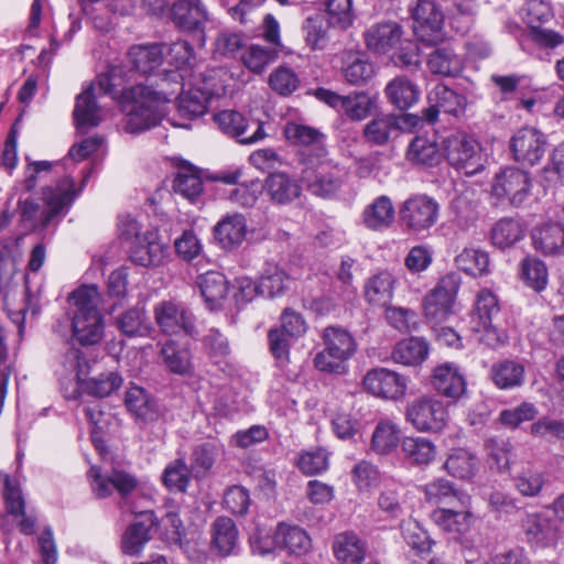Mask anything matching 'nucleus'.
<instances>
[{
  "mask_svg": "<svg viewBox=\"0 0 564 564\" xmlns=\"http://www.w3.org/2000/svg\"><path fill=\"white\" fill-rule=\"evenodd\" d=\"M444 466L452 476L459 479H470L476 475L478 459L470 452L459 448L448 456Z\"/></svg>",
  "mask_w": 564,
  "mask_h": 564,
  "instance_id": "864d4df0",
  "label": "nucleus"
},
{
  "mask_svg": "<svg viewBox=\"0 0 564 564\" xmlns=\"http://www.w3.org/2000/svg\"><path fill=\"white\" fill-rule=\"evenodd\" d=\"M307 164L302 172L303 182L313 195L319 197H330L340 188L345 171L338 164L327 159V155L321 160L307 156Z\"/></svg>",
  "mask_w": 564,
  "mask_h": 564,
  "instance_id": "0eeeda50",
  "label": "nucleus"
},
{
  "mask_svg": "<svg viewBox=\"0 0 564 564\" xmlns=\"http://www.w3.org/2000/svg\"><path fill=\"white\" fill-rule=\"evenodd\" d=\"M524 237L522 224L513 218H502L491 229V240L495 246L506 249Z\"/></svg>",
  "mask_w": 564,
  "mask_h": 564,
  "instance_id": "8fccbe9b",
  "label": "nucleus"
},
{
  "mask_svg": "<svg viewBox=\"0 0 564 564\" xmlns=\"http://www.w3.org/2000/svg\"><path fill=\"white\" fill-rule=\"evenodd\" d=\"M429 68L434 74L457 76L463 70L462 58L448 47L435 50L430 54Z\"/></svg>",
  "mask_w": 564,
  "mask_h": 564,
  "instance_id": "3c124183",
  "label": "nucleus"
},
{
  "mask_svg": "<svg viewBox=\"0 0 564 564\" xmlns=\"http://www.w3.org/2000/svg\"><path fill=\"white\" fill-rule=\"evenodd\" d=\"M0 479L4 484L3 497L8 521L21 527V529H32L36 524V519L25 512V501L20 484L3 473H0Z\"/></svg>",
  "mask_w": 564,
  "mask_h": 564,
  "instance_id": "412c9836",
  "label": "nucleus"
},
{
  "mask_svg": "<svg viewBox=\"0 0 564 564\" xmlns=\"http://www.w3.org/2000/svg\"><path fill=\"white\" fill-rule=\"evenodd\" d=\"M322 339L324 349L316 354L314 366L323 372H346V364L357 349L354 337L341 327L328 326L323 330Z\"/></svg>",
  "mask_w": 564,
  "mask_h": 564,
  "instance_id": "39448f33",
  "label": "nucleus"
},
{
  "mask_svg": "<svg viewBox=\"0 0 564 564\" xmlns=\"http://www.w3.org/2000/svg\"><path fill=\"white\" fill-rule=\"evenodd\" d=\"M43 208L35 200L28 198L20 202V221L26 232L45 229L74 199V183L65 177L56 186L42 188Z\"/></svg>",
  "mask_w": 564,
  "mask_h": 564,
  "instance_id": "20e7f679",
  "label": "nucleus"
},
{
  "mask_svg": "<svg viewBox=\"0 0 564 564\" xmlns=\"http://www.w3.org/2000/svg\"><path fill=\"white\" fill-rule=\"evenodd\" d=\"M405 419L421 432H441L447 424V411L442 401L427 395L408 403Z\"/></svg>",
  "mask_w": 564,
  "mask_h": 564,
  "instance_id": "9d476101",
  "label": "nucleus"
},
{
  "mask_svg": "<svg viewBox=\"0 0 564 564\" xmlns=\"http://www.w3.org/2000/svg\"><path fill=\"white\" fill-rule=\"evenodd\" d=\"M406 159L416 165L433 166L440 161L438 148L426 138L416 137L409 144Z\"/></svg>",
  "mask_w": 564,
  "mask_h": 564,
  "instance_id": "4d7b16f0",
  "label": "nucleus"
},
{
  "mask_svg": "<svg viewBox=\"0 0 564 564\" xmlns=\"http://www.w3.org/2000/svg\"><path fill=\"white\" fill-rule=\"evenodd\" d=\"M128 59L132 68L147 76H158L162 79V72L156 73L163 64V45L158 43L132 45L128 51ZM161 82H156L160 87Z\"/></svg>",
  "mask_w": 564,
  "mask_h": 564,
  "instance_id": "393cba45",
  "label": "nucleus"
},
{
  "mask_svg": "<svg viewBox=\"0 0 564 564\" xmlns=\"http://www.w3.org/2000/svg\"><path fill=\"white\" fill-rule=\"evenodd\" d=\"M394 220V207L388 196H379L364 212L365 225L373 230L388 228Z\"/></svg>",
  "mask_w": 564,
  "mask_h": 564,
  "instance_id": "c03bdc74",
  "label": "nucleus"
},
{
  "mask_svg": "<svg viewBox=\"0 0 564 564\" xmlns=\"http://www.w3.org/2000/svg\"><path fill=\"white\" fill-rule=\"evenodd\" d=\"M333 550L340 564H361L366 556V545L354 531L338 533Z\"/></svg>",
  "mask_w": 564,
  "mask_h": 564,
  "instance_id": "f704fd0d",
  "label": "nucleus"
},
{
  "mask_svg": "<svg viewBox=\"0 0 564 564\" xmlns=\"http://www.w3.org/2000/svg\"><path fill=\"white\" fill-rule=\"evenodd\" d=\"M333 28L324 13H315L303 23L305 41L313 50H324L329 42V29Z\"/></svg>",
  "mask_w": 564,
  "mask_h": 564,
  "instance_id": "49530a36",
  "label": "nucleus"
},
{
  "mask_svg": "<svg viewBox=\"0 0 564 564\" xmlns=\"http://www.w3.org/2000/svg\"><path fill=\"white\" fill-rule=\"evenodd\" d=\"M443 151L448 164L468 176L485 169L486 155L480 144L465 133H455L445 138Z\"/></svg>",
  "mask_w": 564,
  "mask_h": 564,
  "instance_id": "423d86ee",
  "label": "nucleus"
},
{
  "mask_svg": "<svg viewBox=\"0 0 564 564\" xmlns=\"http://www.w3.org/2000/svg\"><path fill=\"white\" fill-rule=\"evenodd\" d=\"M456 265L473 276H481L489 272V256L477 248H465L456 258Z\"/></svg>",
  "mask_w": 564,
  "mask_h": 564,
  "instance_id": "6e6d98bb",
  "label": "nucleus"
},
{
  "mask_svg": "<svg viewBox=\"0 0 564 564\" xmlns=\"http://www.w3.org/2000/svg\"><path fill=\"white\" fill-rule=\"evenodd\" d=\"M413 30L423 42L432 43L440 37L441 30L446 20L444 8L435 1L417 0L411 9Z\"/></svg>",
  "mask_w": 564,
  "mask_h": 564,
  "instance_id": "dca6fc26",
  "label": "nucleus"
},
{
  "mask_svg": "<svg viewBox=\"0 0 564 564\" xmlns=\"http://www.w3.org/2000/svg\"><path fill=\"white\" fill-rule=\"evenodd\" d=\"M160 356L170 372L178 376L192 373V352L186 344L170 339L161 345Z\"/></svg>",
  "mask_w": 564,
  "mask_h": 564,
  "instance_id": "7c9ffc66",
  "label": "nucleus"
},
{
  "mask_svg": "<svg viewBox=\"0 0 564 564\" xmlns=\"http://www.w3.org/2000/svg\"><path fill=\"white\" fill-rule=\"evenodd\" d=\"M401 223L413 234H422L432 228L438 220V203L423 194L410 196L399 209Z\"/></svg>",
  "mask_w": 564,
  "mask_h": 564,
  "instance_id": "1a4fd4ad",
  "label": "nucleus"
},
{
  "mask_svg": "<svg viewBox=\"0 0 564 564\" xmlns=\"http://www.w3.org/2000/svg\"><path fill=\"white\" fill-rule=\"evenodd\" d=\"M395 279L388 271H381L369 278L365 284V296L372 305L386 306L393 299Z\"/></svg>",
  "mask_w": 564,
  "mask_h": 564,
  "instance_id": "ea45409f",
  "label": "nucleus"
},
{
  "mask_svg": "<svg viewBox=\"0 0 564 564\" xmlns=\"http://www.w3.org/2000/svg\"><path fill=\"white\" fill-rule=\"evenodd\" d=\"M270 87L281 96H289L300 86L297 74L285 66L278 67L269 77Z\"/></svg>",
  "mask_w": 564,
  "mask_h": 564,
  "instance_id": "338daca9",
  "label": "nucleus"
},
{
  "mask_svg": "<svg viewBox=\"0 0 564 564\" xmlns=\"http://www.w3.org/2000/svg\"><path fill=\"white\" fill-rule=\"evenodd\" d=\"M248 232L243 215L232 214L223 218L214 228V236L225 250H235L245 241Z\"/></svg>",
  "mask_w": 564,
  "mask_h": 564,
  "instance_id": "cd10ccee",
  "label": "nucleus"
},
{
  "mask_svg": "<svg viewBox=\"0 0 564 564\" xmlns=\"http://www.w3.org/2000/svg\"><path fill=\"white\" fill-rule=\"evenodd\" d=\"M333 28L345 30L352 24V0H328L324 13Z\"/></svg>",
  "mask_w": 564,
  "mask_h": 564,
  "instance_id": "e2e57ef3",
  "label": "nucleus"
},
{
  "mask_svg": "<svg viewBox=\"0 0 564 564\" xmlns=\"http://www.w3.org/2000/svg\"><path fill=\"white\" fill-rule=\"evenodd\" d=\"M421 490L427 502L452 506L433 510L430 516L433 524L442 529L475 525L476 517L469 510L470 497L456 489L449 480L435 479L424 485Z\"/></svg>",
  "mask_w": 564,
  "mask_h": 564,
  "instance_id": "f03ea898",
  "label": "nucleus"
},
{
  "mask_svg": "<svg viewBox=\"0 0 564 564\" xmlns=\"http://www.w3.org/2000/svg\"><path fill=\"white\" fill-rule=\"evenodd\" d=\"M373 66L366 58L357 54L349 53L345 59L343 75L350 85H361L369 80L373 75Z\"/></svg>",
  "mask_w": 564,
  "mask_h": 564,
  "instance_id": "bf43d9fd",
  "label": "nucleus"
},
{
  "mask_svg": "<svg viewBox=\"0 0 564 564\" xmlns=\"http://www.w3.org/2000/svg\"><path fill=\"white\" fill-rule=\"evenodd\" d=\"M531 188L532 181L527 171L507 166L495 175L491 194L497 199L507 200L510 205L519 207L529 197Z\"/></svg>",
  "mask_w": 564,
  "mask_h": 564,
  "instance_id": "6e6552de",
  "label": "nucleus"
},
{
  "mask_svg": "<svg viewBox=\"0 0 564 564\" xmlns=\"http://www.w3.org/2000/svg\"><path fill=\"white\" fill-rule=\"evenodd\" d=\"M169 64L175 69H164L161 84L170 90H180L184 88V80L196 63V56L192 45L187 41H176L169 46L167 51Z\"/></svg>",
  "mask_w": 564,
  "mask_h": 564,
  "instance_id": "ddd939ff",
  "label": "nucleus"
},
{
  "mask_svg": "<svg viewBox=\"0 0 564 564\" xmlns=\"http://www.w3.org/2000/svg\"><path fill=\"white\" fill-rule=\"evenodd\" d=\"M458 288L457 278L454 274H447L425 295L423 308L425 317L431 323L441 324L453 314V305Z\"/></svg>",
  "mask_w": 564,
  "mask_h": 564,
  "instance_id": "f8f14e48",
  "label": "nucleus"
},
{
  "mask_svg": "<svg viewBox=\"0 0 564 564\" xmlns=\"http://www.w3.org/2000/svg\"><path fill=\"white\" fill-rule=\"evenodd\" d=\"M500 312L497 296L489 290H480L475 299L474 310L470 314V325H489Z\"/></svg>",
  "mask_w": 564,
  "mask_h": 564,
  "instance_id": "09e8293b",
  "label": "nucleus"
},
{
  "mask_svg": "<svg viewBox=\"0 0 564 564\" xmlns=\"http://www.w3.org/2000/svg\"><path fill=\"white\" fill-rule=\"evenodd\" d=\"M400 429L390 421L380 422L372 434L371 447L379 454H388L397 448L400 442Z\"/></svg>",
  "mask_w": 564,
  "mask_h": 564,
  "instance_id": "13d9d810",
  "label": "nucleus"
},
{
  "mask_svg": "<svg viewBox=\"0 0 564 564\" xmlns=\"http://www.w3.org/2000/svg\"><path fill=\"white\" fill-rule=\"evenodd\" d=\"M173 189L194 203L203 193L202 176L193 166H182L173 181Z\"/></svg>",
  "mask_w": 564,
  "mask_h": 564,
  "instance_id": "de8ad7c7",
  "label": "nucleus"
},
{
  "mask_svg": "<svg viewBox=\"0 0 564 564\" xmlns=\"http://www.w3.org/2000/svg\"><path fill=\"white\" fill-rule=\"evenodd\" d=\"M276 57L274 48H268L258 44L250 45L242 55L245 66L253 73L260 74Z\"/></svg>",
  "mask_w": 564,
  "mask_h": 564,
  "instance_id": "0e129e2a",
  "label": "nucleus"
},
{
  "mask_svg": "<svg viewBox=\"0 0 564 564\" xmlns=\"http://www.w3.org/2000/svg\"><path fill=\"white\" fill-rule=\"evenodd\" d=\"M68 301L74 339L82 346L99 344L105 334V318L99 310L97 286H80L70 293Z\"/></svg>",
  "mask_w": 564,
  "mask_h": 564,
  "instance_id": "7ed1b4c3",
  "label": "nucleus"
},
{
  "mask_svg": "<svg viewBox=\"0 0 564 564\" xmlns=\"http://www.w3.org/2000/svg\"><path fill=\"white\" fill-rule=\"evenodd\" d=\"M432 384L440 394L453 400H458L467 390L465 376L453 362L442 364L434 369Z\"/></svg>",
  "mask_w": 564,
  "mask_h": 564,
  "instance_id": "a878e982",
  "label": "nucleus"
},
{
  "mask_svg": "<svg viewBox=\"0 0 564 564\" xmlns=\"http://www.w3.org/2000/svg\"><path fill=\"white\" fill-rule=\"evenodd\" d=\"M524 366L514 360H503L492 365L490 377L499 389H513L524 381Z\"/></svg>",
  "mask_w": 564,
  "mask_h": 564,
  "instance_id": "37998d69",
  "label": "nucleus"
},
{
  "mask_svg": "<svg viewBox=\"0 0 564 564\" xmlns=\"http://www.w3.org/2000/svg\"><path fill=\"white\" fill-rule=\"evenodd\" d=\"M405 540L415 554L421 558L414 561L415 564H441L435 557H430L433 541L427 531H410Z\"/></svg>",
  "mask_w": 564,
  "mask_h": 564,
  "instance_id": "774afa93",
  "label": "nucleus"
},
{
  "mask_svg": "<svg viewBox=\"0 0 564 564\" xmlns=\"http://www.w3.org/2000/svg\"><path fill=\"white\" fill-rule=\"evenodd\" d=\"M367 47L373 53L386 54L403 43L402 26L395 21H381L369 26L365 34Z\"/></svg>",
  "mask_w": 564,
  "mask_h": 564,
  "instance_id": "6ab92c4d",
  "label": "nucleus"
},
{
  "mask_svg": "<svg viewBox=\"0 0 564 564\" xmlns=\"http://www.w3.org/2000/svg\"><path fill=\"white\" fill-rule=\"evenodd\" d=\"M284 135L289 142L294 145L303 147L301 152V161L303 164H307V156L315 160H321L327 155L325 148V135L311 126L288 122L284 127Z\"/></svg>",
  "mask_w": 564,
  "mask_h": 564,
  "instance_id": "f3484780",
  "label": "nucleus"
},
{
  "mask_svg": "<svg viewBox=\"0 0 564 564\" xmlns=\"http://www.w3.org/2000/svg\"><path fill=\"white\" fill-rule=\"evenodd\" d=\"M154 317L161 330L167 335H176L181 332L185 334L192 333V315L183 306L174 302L163 301L156 304Z\"/></svg>",
  "mask_w": 564,
  "mask_h": 564,
  "instance_id": "4be33fe9",
  "label": "nucleus"
},
{
  "mask_svg": "<svg viewBox=\"0 0 564 564\" xmlns=\"http://www.w3.org/2000/svg\"><path fill=\"white\" fill-rule=\"evenodd\" d=\"M164 485L170 490L185 491L189 482V470L183 459L169 464L162 476Z\"/></svg>",
  "mask_w": 564,
  "mask_h": 564,
  "instance_id": "69168bd1",
  "label": "nucleus"
},
{
  "mask_svg": "<svg viewBox=\"0 0 564 564\" xmlns=\"http://www.w3.org/2000/svg\"><path fill=\"white\" fill-rule=\"evenodd\" d=\"M547 142L543 132L524 127L514 132L510 139V150L516 162L523 166H534L541 162L546 152Z\"/></svg>",
  "mask_w": 564,
  "mask_h": 564,
  "instance_id": "4468645a",
  "label": "nucleus"
},
{
  "mask_svg": "<svg viewBox=\"0 0 564 564\" xmlns=\"http://www.w3.org/2000/svg\"><path fill=\"white\" fill-rule=\"evenodd\" d=\"M429 354L427 343L420 337H411L399 341L392 351V359L401 365L416 366Z\"/></svg>",
  "mask_w": 564,
  "mask_h": 564,
  "instance_id": "79ce46f5",
  "label": "nucleus"
},
{
  "mask_svg": "<svg viewBox=\"0 0 564 564\" xmlns=\"http://www.w3.org/2000/svg\"><path fill=\"white\" fill-rule=\"evenodd\" d=\"M405 118L384 115L373 118L364 128V138L373 145H386L400 129V120Z\"/></svg>",
  "mask_w": 564,
  "mask_h": 564,
  "instance_id": "58836bf2",
  "label": "nucleus"
},
{
  "mask_svg": "<svg viewBox=\"0 0 564 564\" xmlns=\"http://www.w3.org/2000/svg\"><path fill=\"white\" fill-rule=\"evenodd\" d=\"M215 121L224 133L238 139L242 144L256 143L267 135L263 123L259 121L252 122L256 130L251 134H247L250 123L236 110H223L216 113Z\"/></svg>",
  "mask_w": 564,
  "mask_h": 564,
  "instance_id": "aec40b11",
  "label": "nucleus"
},
{
  "mask_svg": "<svg viewBox=\"0 0 564 564\" xmlns=\"http://www.w3.org/2000/svg\"><path fill=\"white\" fill-rule=\"evenodd\" d=\"M430 106L423 110L427 122L436 121L441 111L457 116L463 111L465 98L445 85H436L427 95Z\"/></svg>",
  "mask_w": 564,
  "mask_h": 564,
  "instance_id": "b1692460",
  "label": "nucleus"
},
{
  "mask_svg": "<svg viewBox=\"0 0 564 564\" xmlns=\"http://www.w3.org/2000/svg\"><path fill=\"white\" fill-rule=\"evenodd\" d=\"M171 19L180 31L196 35L199 45L205 44L210 13L203 0H176L171 7Z\"/></svg>",
  "mask_w": 564,
  "mask_h": 564,
  "instance_id": "9b49d317",
  "label": "nucleus"
},
{
  "mask_svg": "<svg viewBox=\"0 0 564 564\" xmlns=\"http://www.w3.org/2000/svg\"><path fill=\"white\" fill-rule=\"evenodd\" d=\"M196 283L209 310H217L223 305L228 294V281L223 273L208 271L198 275Z\"/></svg>",
  "mask_w": 564,
  "mask_h": 564,
  "instance_id": "473e14b6",
  "label": "nucleus"
},
{
  "mask_svg": "<svg viewBox=\"0 0 564 564\" xmlns=\"http://www.w3.org/2000/svg\"><path fill=\"white\" fill-rule=\"evenodd\" d=\"M220 447L216 443H204L195 447L191 458V468L196 476H204L213 467Z\"/></svg>",
  "mask_w": 564,
  "mask_h": 564,
  "instance_id": "680f3d73",
  "label": "nucleus"
},
{
  "mask_svg": "<svg viewBox=\"0 0 564 564\" xmlns=\"http://www.w3.org/2000/svg\"><path fill=\"white\" fill-rule=\"evenodd\" d=\"M376 100L366 93H352L345 96L343 111L350 120L361 121L366 119L373 108Z\"/></svg>",
  "mask_w": 564,
  "mask_h": 564,
  "instance_id": "052dcab7",
  "label": "nucleus"
},
{
  "mask_svg": "<svg viewBox=\"0 0 564 564\" xmlns=\"http://www.w3.org/2000/svg\"><path fill=\"white\" fill-rule=\"evenodd\" d=\"M217 94L215 87L207 82L199 86L197 83L186 93L183 88L177 90L172 98L177 100V110L182 117L193 119L203 116L210 99Z\"/></svg>",
  "mask_w": 564,
  "mask_h": 564,
  "instance_id": "5701e85b",
  "label": "nucleus"
},
{
  "mask_svg": "<svg viewBox=\"0 0 564 564\" xmlns=\"http://www.w3.org/2000/svg\"><path fill=\"white\" fill-rule=\"evenodd\" d=\"M262 188L271 200L278 204L291 203L301 194V187L297 182L284 172L269 174Z\"/></svg>",
  "mask_w": 564,
  "mask_h": 564,
  "instance_id": "c9c22d12",
  "label": "nucleus"
},
{
  "mask_svg": "<svg viewBox=\"0 0 564 564\" xmlns=\"http://www.w3.org/2000/svg\"><path fill=\"white\" fill-rule=\"evenodd\" d=\"M364 387L371 394L397 400L405 394L406 378L387 368H375L369 370L364 378Z\"/></svg>",
  "mask_w": 564,
  "mask_h": 564,
  "instance_id": "a211bd4d",
  "label": "nucleus"
},
{
  "mask_svg": "<svg viewBox=\"0 0 564 564\" xmlns=\"http://www.w3.org/2000/svg\"><path fill=\"white\" fill-rule=\"evenodd\" d=\"M384 95L393 107L399 110H408L417 104L421 97V90L419 86L409 78L398 76L387 84Z\"/></svg>",
  "mask_w": 564,
  "mask_h": 564,
  "instance_id": "2f4dec72",
  "label": "nucleus"
},
{
  "mask_svg": "<svg viewBox=\"0 0 564 564\" xmlns=\"http://www.w3.org/2000/svg\"><path fill=\"white\" fill-rule=\"evenodd\" d=\"M401 449L406 460L415 466H426L437 455L436 445L431 440L422 436L404 437L401 442Z\"/></svg>",
  "mask_w": 564,
  "mask_h": 564,
  "instance_id": "4c0bfd02",
  "label": "nucleus"
},
{
  "mask_svg": "<svg viewBox=\"0 0 564 564\" xmlns=\"http://www.w3.org/2000/svg\"><path fill=\"white\" fill-rule=\"evenodd\" d=\"M291 279L279 265L268 263L259 280V294L267 297L282 295L290 285Z\"/></svg>",
  "mask_w": 564,
  "mask_h": 564,
  "instance_id": "a18cd8bd",
  "label": "nucleus"
},
{
  "mask_svg": "<svg viewBox=\"0 0 564 564\" xmlns=\"http://www.w3.org/2000/svg\"><path fill=\"white\" fill-rule=\"evenodd\" d=\"M115 325L127 337H145L152 329L151 321L143 304H137L118 314L115 318Z\"/></svg>",
  "mask_w": 564,
  "mask_h": 564,
  "instance_id": "c756f323",
  "label": "nucleus"
},
{
  "mask_svg": "<svg viewBox=\"0 0 564 564\" xmlns=\"http://www.w3.org/2000/svg\"><path fill=\"white\" fill-rule=\"evenodd\" d=\"M88 478L94 495L99 499L109 497L113 490L126 498L139 486L134 475L120 468H112L108 475H102L98 467L93 466L88 471Z\"/></svg>",
  "mask_w": 564,
  "mask_h": 564,
  "instance_id": "2eb2a0df",
  "label": "nucleus"
},
{
  "mask_svg": "<svg viewBox=\"0 0 564 564\" xmlns=\"http://www.w3.org/2000/svg\"><path fill=\"white\" fill-rule=\"evenodd\" d=\"M165 256V248L159 240L158 234L147 231L141 238L133 241L130 249L131 260L142 267L160 264Z\"/></svg>",
  "mask_w": 564,
  "mask_h": 564,
  "instance_id": "c85d7f7f",
  "label": "nucleus"
},
{
  "mask_svg": "<svg viewBox=\"0 0 564 564\" xmlns=\"http://www.w3.org/2000/svg\"><path fill=\"white\" fill-rule=\"evenodd\" d=\"M534 248L545 256L558 254L564 250V225L546 223L532 231Z\"/></svg>",
  "mask_w": 564,
  "mask_h": 564,
  "instance_id": "72a5a7b5",
  "label": "nucleus"
},
{
  "mask_svg": "<svg viewBox=\"0 0 564 564\" xmlns=\"http://www.w3.org/2000/svg\"><path fill=\"white\" fill-rule=\"evenodd\" d=\"M121 384V376L116 371H108L89 379H84L80 388L89 395L105 398L117 391Z\"/></svg>",
  "mask_w": 564,
  "mask_h": 564,
  "instance_id": "603ef678",
  "label": "nucleus"
},
{
  "mask_svg": "<svg viewBox=\"0 0 564 564\" xmlns=\"http://www.w3.org/2000/svg\"><path fill=\"white\" fill-rule=\"evenodd\" d=\"M124 403L128 411L140 422H154L162 413L156 399L139 386H131L127 390Z\"/></svg>",
  "mask_w": 564,
  "mask_h": 564,
  "instance_id": "bb28decb",
  "label": "nucleus"
},
{
  "mask_svg": "<svg viewBox=\"0 0 564 564\" xmlns=\"http://www.w3.org/2000/svg\"><path fill=\"white\" fill-rule=\"evenodd\" d=\"M478 9L477 0H452L444 7L449 25L462 35L470 30Z\"/></svg>",
  "mask_w": 564,
  "mask_h": 564,
  "instance_id": "e433bc0d",
  "label": "nucleus"
},
{
  "mask_svg": "<svg viewBox=\"0 0 564 564\" xmlns=\"http://www.w3.org/2000/svg\"><path fill=\"white\" fill-rule=\"evenodd\" d=\"M98 96L87 87L76 97L74 120L79 129L97 127L101 121Z\"/></svg>",
  "mask_w": 564,
  "mask_h": 564,
  "instance_id": "a19ab883",
  "label": "nucleus"
},
{
  "mask_svg": "<svg viewBox=\"0 0 564 564\" xmlns=\"http://www.w3.org/2000/svg\"><path fill=\"white\" fill-rule=\"evenodd\" d=\"M176 90L160 85L154 89L147 85H137L122 91V110L126 113V130L138 133L149 130L161 121L165 106Z\"/></svg>",
  "mask_w": 564,
  "mask_h": 564,
  "instance_id": "f257e3e1",
  "label": "nucleus"
},
{
  "mask_svg": "<svg viewBox=\"0 0 564 564\" xmlns=\"http://www.w3.org/2000/svg\"><path fill=\"white\" fill-rule=\"evenodd\" d=\"M520 278L531 289L541 292L547 284V268L535 257H525L520 262Z\"/></svg>",
  "mask_w": 564,
  "mask_h": 564,
  "instance_id": "5fc2aeb1",
  "label": "nucleus"
}]
</instances>
